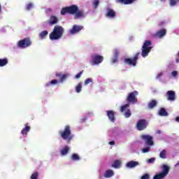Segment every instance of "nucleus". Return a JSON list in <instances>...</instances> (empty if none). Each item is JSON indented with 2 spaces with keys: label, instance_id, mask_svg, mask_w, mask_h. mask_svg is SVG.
Returning <instances> with one entry per match:
<instances>
[{
  "label": "nucleus",
  "instance_id": "49530a36",
  "mask_svg": "<svg viewBox=\"0 0 179 179\" xmlns=\"http://www.w3.org/2000/svg\"><path fill=\"white\" fill-rule=\"evenodd\" d=\"M172 76H174V77L177 76V71H172Z\"/></svg>",
  "mask_w": 179,
  "mask_h": 179
},
{
  "label": "nucleus",
  "instance_id": "9b49d317",
  "mask_svg": "<svg viewBox=\"0 0 179 179\" xmlns=\"http://www.w3.org/2000/svg\"><path fill=\"white\" fill-rule=\"evenodd\" d=\"M141 138L143 141H145V144L148 145V146H153V145H155V142H153V136L150 135H142Z\"/></svg>",
  "mask_w": 179,
  "mask_h": 179
},
{
  "label": "nucleus",
  "instance_id": "ddd939ff",
  "mask_svg": "<svg viewBox=\"0 0 179 179\" xmlns=\"http://www.w3.org/2000/svg\"><path fill=\"white\" fill-rule=\"evenodd\" d=\"M83 29V26L73 25V28L70 29V33L71 34H76V33H79V31H80V30H82Z\"/></svg>",
  "mask_w": 179,
  "mask_h": 179
},
{
  "label": "nucleus",
  "instance_id": "9d476101",
  "mask_svg": "<svg viewBox=\"0 0 179 179\" xmlns=\"http://www.w3.org/2000/svg\"><path fill=\"white\" fill-rule=\"evenodd\" d=\"M104 61V57L99 55H93L92 56V65H99Z\"/></svg>",
  "mask_w": 179,
  "mask_h": 179
},
{
  "label": "nucleus",
  "instance_id": "58836bf2",
  "mask_svg": "<svg viewBox=\"0 0 179 179\" xmlns=\"http://www.w3.org/2000/svg\"><path fill=\"white\" fill-rule=\"evenodd\" d=\"M33 8V4L31 3H29L27 6H26V10H30V9Z\"/></svg>",
  "mask_w": 179,
  "mask_h": 179
},
{
  "label": "nucleus",
  "instance_id": "a211bd4d",
  "mask_svg": "<svg viewBox=\"0 0 179 179\" xmlns=\"http://www.w3.org/2000/svg\"><path fill=\"white\" fill-rule=\"evenodd\" d=\"M57 78H60L59 83H63V82H65L66 80V78H68V74H62L61 73H56Z\"/></svg>",
  "mask_w": 179,
  "mask_h": 179
},
{
  "label": "nucleus",
  "instance_id": "7c9ffc66",
  "mask_svg": "<svg viewBox=\"0 0 179 179\" xmlns=\"http://www.w3.org/2000/svg\"><path fill=\"white\" fill-rule=\"evenodd\" d=\"M76 93H80L82 92V83H80L76 87Z\"/></svg>",
  "mask_w": 179,
  "mask_h": 179
},
{
  "label": "nucleus",
  "instance_id": "f704fd0d",
  "mask_svg": "<svg viewBox=\"0 0 179 179\" xmlns=\"http://www.w3.org/2000/svg\"><path fill=\"white\" fill-rule=\"evenodd\" d=\"M179 1L178 0H170L169 1V5L171 6H176L177 3H178Z\"/></svg>",
  "mask_w": 179,
  "mask_h": 179
},
{
  "label": "nucleus",
  "instance_id": "72a5a7b5",
  "mask_svg": "<svg viewBox=\"0 0 179 179\" xmlns=\"http://www.w3.org/2000/svg\"><path fill=\"white\" fill-rule=\"evenodd\" d=\"M129 107V103H126L123 105L120 108V112L124 113V111H125V110H127V108H128Z\"/></svg>",
  "mask_w": 179,
  "mask_h": 179
},
{
  "label": "nucleus",
  "instance_id": "f3484780",
  "mask_svg": "<svg viewBox=\"0 0 179 179\" xmlns=\"http://www.w3.org/2000/svg\"><path fill=\"white\" fill-rule=\"evenodd\" d=\"M106 17H110V19H114L117 16L115 11L111 8H108L107 13L106 14Z\"/></svg>",
  "mask_w": 179,
  "mask_h": 179
},
{
  "label": "nucleus",
  "instance_id": "6e6552de",
  "mask_svg": "<svg viewBox=\"0 0 179 179\" xmlns=\"http://www.w3.org/2000/svg\"><path fill=\"white\" fill-rule=\"evenodd\" d=\"M30 45H31V40H30V38H25L17 42L18 48H27V47H30Z\"/></svg>",
  "mask_w": 179,
  "mask_h": 179
},
{
  "label": "nucleus",
  "instance_id": "4c0bfd02",
  "mask_svg": "<svg viewBox=\"0 0 179 179\" xmlns=\"http://www.w3.org/2000/svg\"><path fill=\"white\" fill-rule=\"evenodd\" d=\"M31 179H38V172H35L31 176Z\"/></svg>",
  "mask_w": 179,
  "mask_h": 179
},
{
  "label": "nucleus",
  "instance_id": "aec40b11",
  "mask_svg": "<svg viewBox=\"0 0 179 179\" xmlns=\"http://www.w3.org/2000/svg\"><path fill=\"white\" fill-rule=\"evenodd\" d=\"M136 0H116L117 3H122L123 5H131V3H134Z\"/></svg>",
  "mask_w": 179,
  "mask_h": 179
},
{
  "label": "nucleus",
  "instance_id": "393cba45",
  "mask_svg": "<svg viewBox=\"0 0 179 179\" xmlns=\"http://www.w3.org/2000/svg\"><path fill=\"white\" fill-rule=\"evenodd\" d=\"M112 167H114V169H120L121 167V160L116 159L112 164Z\"/></svg>",
  "mask_w": 179,
  "mask_h": 179
},
{
  "label": "nucleus",
  "instance_id": "a18cd8bd",
  "mask_svg": "<svg viewBox=\"0 0 179 179\" xmlns=\"http://www.w3.org/2000/svg\"><path fill=\"white\" fill-rule=\"evenodd\" d=\"M118 61V57H114L113 59H112V64H115V62H117Z\"/></svg>",
  "mask_w": 179,
  "mask_h": 179
},
{
  "label": "nucleus",
  "instance_id": "c9c22d12",
  "mask_svg": "<svg viewBox=\"0 0 179 179\" xmlns=\"http://www.w3.org/2000/svg\"><path fill=\"white\" fill-rule=\"evenodd\" d=\"M132 113H131V110L127 109V111L124 113V117L125 118H129Z\"/></svg>",
  "mask_w": 179,
  "mask_h": 179
},
{
  "label": "nucleus",
  "instance_id": "c85d7f7f",
  "mask_svg": "<svg viewBox=\"0 0 179 179\" xmlns=\"http://www.w3.org/2000/svg\"><path fill=\"white\" fill-rule=\"evenodd\" d=\"M159 157L161 159H167V151L166 150H162L159 153Z\"/></svg>",
  "mask_w": 179,
  "mask_h": 179
},
{
  "label": "nucleus",
  "instance_id": "2f4dec72",
  "mask_svg": "<svg viewBox=\"0 0 179 179\" xmlns=\"http://www.w3.org/2000/svg\"><path fill=\"white\" fill-rule=\"evenodd\" d=\"M99 4H100L99 0H94V2L92 3V6L94 9H97Z\"/></svg>",
  "mask_w": 179,
  "mask_h": 179
},
{
  "label": "nucleus",
  "instance_id": "603ef678",
  "mask_svg": "<svg viewBox=\"0 0 179 179\" xmlns=\"http://www.w3.org/2000/svg\"><path fill=\"white\" fill-rule=\"evenodd\" d=\"M157 134H162V131L160 130L157 131Z\"/></svg>",
  "mask_w": 179,
  "mask_h": 179
},
{
  "label": "nucleus",
  "instance_id": "c756f323",
  "mask_svg": "<svg viewBox=\"0 0 179 179\" xmlns=\"http://www.w3.org/2000/svg\"><path fill=\"white\" fill-rule=\"evenodd\" d=\"M8 59L4 58V59H0V66H5L6 65H8Z\"/></svg>",
  "mask_w": 179,
  "mask_h": 179
},
{
  "label": "nucleus",
  "instance_id": "412c9836",
  "mask_svg": "<svg viewBox=\"0 0 179 179\" xmlns=\"http://www.w3.org/2000/svg\"><path fill=\"white\" fill-rule=\"evenodd\" d=\"M156 106H157V101H156V100H155V99L150 101L148 103V108H149L150 110H153V108H154L155 107H156Z\"/></svg>",
  "mask_w": 179,
  "mask_h": 179
},
{
  "label": "nucleus",
  "instance_id": "bb28decb",
  "mask_svg": "<svg viewBox=\"0 0 179 179\" xmlns=\"http://www.w3.org/2000/svg\"><path fill=\"white\" fill-rule=\"evenodd\" d=\"M71 159L73 160V162H79L80 157H79V155L74 153L71 155Z\"/></svg>",
  "mask_w": 179,
  "mask_h": 179
},
{
  "label": "nucleus",
  "instance_id": "5fc2aeb1",
  "mask_svg": "<svg viewBox=\"0 0 179 179\" xmlns=\"http://www.w3.org/2000/svg\"><path fill=\"white\" fill-rule=\"evenodd\" d=\"M166 1V0H161V2H164Z\"/></svg>",
  "mask_w": 179,
  "mask_h": 179
},
{
  "label": "nucleus",
  "instance_id": "a19ab883",
  "mask_svg": "<svg viewBox=\"0 0 179 179\" xmlns=\"http://www.w3.org/2000/svg\"><path fill=\"white\" fill-rule=\"evenodd\" d=\"M82 73H83V71H80L77 75H76V79H79L82 76Z\"/></svg>",
  "mask_w": 179,
  "mask_h": 179
},
{
  "label": "nucleus",
  "instance_id": "f257e3e1",
  "mask_svg": "<svg viewBox=\"0 0 179 179\" xmlns=\"http://www.w3.org/2000/svg\"><path fill=\"white\" fill-rule=\"evenodd\" d=\"M60 13L62 16L65 15L66 13H69V15H75V19L85 17V12L79 10V7L76 5H71L70 6L62 8Z\"/></svg>",
  "mask_w": 179,
  "mask_h": 179
},
{
  "label": "nucleus",
  "instance_id": "4be33fe9",
  "mask_svg": "<svg viewBox=\"0 0 179 179\" xmlns=\"http://www.w3.org/2000/svg\"><path fill=\"white\" fill-rule=\"evenodd\" d=\"M113 176H114V171L111 169H109L106 171L103 177H105V178H111Z\"/></svg>",
  "mask_w": 179,
  "mask_h": 179
},
{
  "label": "nucleus",
  "instance_id": "f03ea898",
  "mask_svg": "<svg viewBox=\"0 0 179 179\" xmlns=\"http://www.w3.org/2000/svg\"><path fill=\"white\" fill-rule=\"evenodd\" d=\"M59 135L64 141H66L67 143H71V141L73 139V135L72 134L69 125H66L64 130L59 131Z\"/></svg>",
  "mask_w": 179,
  "mask_h": 179
},
{
  "label": "nucleus",
  "instance_id": "7ed1b4c3",
  "mask_svg": "<svg viewBox=\"0 0 179 179\" xmlns=\"http://www.w3.org/2000/svg\"><path fill=\"white\" fill-rule=\"evenodd\" d=\"M64 31V27L59 25H56L55 26L53 31L49 34V38L50 40H59V38H62Z\"/></svg>",
  "mask_w": 179,
  "mask_h": 179
},
{
  "label": "nucleus",
  "instance_id": "5701e85b",
  "mask_svg": "<svg viewBox=\"0 0 179 179\" xmlns=\"http://www.w3.org/2000/svg\"><path fill=\"white\" fill-rule=\"evenodd\" d=\"M30 129H31V127H30V126H28V124H26L25 127L23 128L21 131L22 135H27V133L29 132Z\"/></svg>",
  "mask_w": 179,
  "mask_h": 179
},
{
  "label": "nucleus",
  "instance_id": "79ce46f5",
  "mask_svg": "<svg viewBox=\"0 0 179 179\" xmlns=\"http://www.w3.org/2000/svg\"><path fill=\"white\" fill-rule=\"evenodd\" d=\"M149 178H150V176L149 174H148V173L143 175V176L141 177V179H149Z\"/></svg>",
  "mask_w": 179,
  "mask_h": 179
},
{
  "label": "nucleus",
  "instance_id": "f8f14e48",
  "mask_svg": "<svg viewBox=\"0 0 179 179\" xmlns=\"http://www.w3.org/2000/svg\"><path fill=\"white\" fill-rule=\"evenodd\" d=\"M166 29H162L158 31H157L155 34H153L152 35V38H162V37H164V35L166 34Z\"/></svg>",
  "mask_w": 179,
  "mask_h": 179
},
{
  "label": "nucleus",
  "instance_id": "dca6fc26",
  "mask_svg": "<svg viewBox=\"0 0 179 179\" xmlns=\"http://www.w3.org/2000/svg\"><path fill=\"white\" fill-rule=\"evenodd\" d=\"M106 113H107V116L108 117L110 121H111V122H115V112H114V110H107Z\"/></svg>",
  "mask_w": 179,
  "mask_h": 179
},
{
  "label": "nucleus",
  "instance_id": "09e8293b",
  "mask_svg": "<svg viewBox=\"0 0 179 179\" xmlns=\"http://www.w3.org/2000/svg\"><path fill=\"white\" fill-rule=\"evenodd\" d=\"M109 145H115V141H110Z\"/></svg>",
  "mask_w": 179,
  "mask_h": 179
},
{
  "label": "nucleus",
  "instance_id": "6ab92c4d",
  "mask_svg": "<svg viewBox=\"0 0 179 179\" xmlns=\"http://www.w3.org/2000/svg\"><path fill=\"white\" fill-rule=\"evenodd\" d=\"M136 166H139V162L136 161H130L126 164L127 169H134V167H136Z\"/></svg>",
  "mask_w": 179,
  "mask_h": 179
},
{
  "label": "nucleus",
  "instance_id": "2eb2a0df",
  "mask_svg": "<svg viewBox=\"0 0 179 179\" xmlns=\"http://www.w3.org/2000/svg\"><path fill=\"white\" fill-rule=\"evenodd\" d=\"M59 20L58 17L55 15L50 16L49 20L48 21V24H50V26H54V24H57L58 23Z\"/></svg>",
  "mask_w": 179,
  "mask_h": 179
},
{
  "label": "nucleus",
  "instance_id": "ea45409f",
  "mask_svg": "<svg viewBox=\"0 0 179 179\" xmlns=\"http://www.w3.org/2000/svg\"><path fill=\"white\" fill-rule=\"evenodd\" d=\"M150 151V147H147V148H143L142 150L143 153H148Z\"/></svg>",
  "mask_w": 179,
  "mask_h": 179
},
{
  "label": "nucleus",
  "instance_id": "3c124183",
  "mask_svg": "<svg viewBox=\"0 0 179 179\" xmlns=\"http://www.w3.org/2000/svg\"><path fill=\"white\" fill-rule=\"evenodd\" d=\"M175 167H179V161L178 162L177 164H175Z\"/></svg>",
  "mask_w": 179,
  "mask_h": 179
},
{
  "label": "nucleus",
  "instance_id": "37998d69",
  "mask_svg": "<svg viewBox=\"0 0 179 179\" xmlns=\"http://www.w3.org/2000/svg\"><path fill=\"white\" fill-rule=\"evenodd\" d=\"M119 54H120V52H118V50L115 49V50H114V56H115V57H117V58H118Z\"/></svg>",
  "mask_w": 179,
  "mask_h": 179
},
{
  "label": "nucleus",
  "instance_id": "423d86ee",
  "mask_svg": "<svg viewBox=\"0 0 179 179\" xmlns=\"http://www.w3.org/2000/svg\"><path fill=\"white\" fill-rule=\"evenodd\" d=\"M138 94H139L138 91H133L129 93L126 99V101L129 104H136V103H138V98H136V96H138Z\"/></svg>",
  "mask_w": 179,
  "mask_h": 179
},
{
  "label": "nucleus",
  "instance_id": "0eeeda50",
  "mask_svg": "<svg viewBox=\"0 0 179 179\" xmlns=\"http://www.w3.org/2000/svg\"><path fill=\"white\" fill-rule=\"evenodd\" d=\"M170 171V167L167 165H163L162 173L155 175L153 179H164L167 177L169 172Z\"/></svg>",
  "mask_w": 179,
  "mask_h": 179
},
{
  "label": "nucleus",
  "instance_id": "20e7f679",
  "mask_svg": "<svg viewBox=\"0 0 179 179\" xmlns=\"http://www.w3.org/2000/svg\"><path fill=\"white\" fill-rule=\"evenodd\" d=\"M152 45V41H145L142 46L141 49V55L143 58H145V57H148L149 55V52L152 51V48L153 47Z\"/></svg>",
  "mask_w": 179,
  "mask_h": 179
},
{
  "label": "nucleus",
  "instance_id": "864d4df0",
  "mask_svg": "<svg viewBox=\"0 0 179 179\" xmlns=\"http://www.w3.org/2000/svg\"><path fill=\"white\" fill-rule=\"evenodd\" d=\"M1 11H2V9H1V5H0V13H1Z\"/></svg>",
  "mask_w": 179,
  "mask_h": 179
},
{
  "label": "nucleus",
  "instance_id": "8fccbe9b",
  "mask_svg": "<svg viewBox=\"0 0 179 179\" xmlns=\"http://www.w3.org/2000/svg\"><path fill=\"white\" fill-rule=\"evenodd\" d=\"M176 122H179V116L176 117Z\"/></svg>",
  "mask_w": 179,
  "mask_h": 179
},
{
  "label": "nucleus",
  "instance_id": "39448f33",
  "mask_svg": "<svg viewBox=\"0 0 179 179\" xmlns=\"http://www.w3.org/2000/svg\"><path fill=\"white\" fill-rule=\"evenodd\" d=\"M139 55H141V53L137 52L133 58H125L124 59V64H126V65H129L130 66H136L138 59H139Z\"/></svg>",
  "mask_w": 179,
  "mask_h": 179
},
{
  "label": "nucleus",
  "instance_id": "a878e982",
  "mask_svg": "<svg viewBox=\"0 0 179 179\" xmlns=\"http://www.w3.org/2000/svg\"><path fill=\"white\" fill-rule=\"evenodd\" d=\"M159 115H161L162 117H167V115H169V113H167V111L166 110V109H164V108H162L159 110Z\"/></svg>",
  "mask_w": 179,
  "mask_h": 179
},
{
  "label": "nucleus",
  "instance_id": "c03bdc74",
  "mask_svg": "<svg viewBox=\"0 0 179 179\" xmlns=\"http://www.w3.org/2000/svg\"><path fill=\"white\" fill-rule=\"evenodd\" d=\"M156 160V158H150L148 160V163L152 164V163H155Z\"/></svg>",
  "mask_w": 179,
  "mask_h": 179
},
{
  "label": "nucleus",
  "instance_id": "4468645a",
  "mask_svg": "<svg viewBox=\"0 0 179 179\" xmlns=\"http://www.w3.org/2000/svg\"><path fill=\"white\" fill-rule=\"evenodd\" d=\"M166 96L169 101H174L176 100V92L173 90H169L166 92Z\"/></svg>",
  "mask_w": 179,
  "mask_h": 179
},
{
  "label": "nucleus",
  "instance_id": "b1692460",
  "mask_svg": "<svg viewBox=\"0 0 179 179\" xmlns=\"http://www.w3.org/2000/svg\"><path fill=\"white\" fill-rule=\"evenodd\" d=\"M69 152V147L68 145H66L61 151L60 153L62 156H66V155H68Z\"/></svg>",
  "mask_w": 179,
  "mask_h": 179
},
{
  "label": "nucleus",
  "instance_id": "473e14b6",
  "mask_svg": "<svg viewBox=\"0 0 179 179\" xmlns=\"http://www.w3.org/2000/svg\"><path fill=\"white\" fill-rule=\"evenodd\" d=\"M59 83V81H58L57 80H52L50 82V83H48V84H46L45 85V86L47 87H48V86H50V85H57V83Z\"/></svg>",
  "mask_w": 179,
  "mask_h": 179
},
{
  "label": "nucleus",
  "instance_id": "1a4fd4ad",
  "mask_svg": "<svg viewBox=\"0 0 179 179\" xmlns=\"http://www.w3.org/2000/svg\"><path fill=\"white\" fill-rule=\"evenodd\" d=\"M136 128L138 131H144L148 128V121L145 119L139 120L136 124Z\"/></svg>",
  "mask_w": 179,
  "mask_h": 179
},
{
  "label": "nucleus",
  "instance_id": "e433bc0d",
  "mask_svg": "<svg viewBox=\"0 0 179 179\" xmlns=\"http://www.w3.org/2000/svg\"><path fill=\"white\" fill-rule=\"evenodd\" d=\"M93 83V79L87 78L84 82V85L86 86V85H89V83Z\"/></svg>",
  "mask_w": 179,
  "mask_h": 179
},
{
  "label": "nucleus",
  "instance_id": "cd10ccee",
  "mask_svg": "<svg viewBox=\"0 0 179 179\" xmlns=\"http://www.w3.org/2000/svg\"><path fill=\"white\" fill-rule=\"evenodd\" d=\"M47 36H48V31L47 30H44L39 34V37L40 38H41V40H43V38H45Z\"/></svg>",
  "mask_w": 179,
  "mask_h": 179
},
{
  "label": "nucleus",
  "instance_id": "de8ad7c7",
  "mask_svg": "<svg viewBox=\"0 0 179 179\" xmlns=\"http://www.w3.org/2000/svg\"><path fill=\"white\" fill-rule=\"evenodd\" d=\"M162 76H163V73H158L157 78H162Z\"/></svg>",
  "mask_w": 179,
  "mask_h": 179
}]
</instances>
